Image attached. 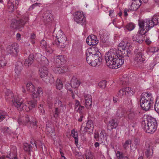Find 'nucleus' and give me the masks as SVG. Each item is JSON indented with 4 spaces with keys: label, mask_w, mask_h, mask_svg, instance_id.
<instances>
[{
    "label": "nucleus",
    "mask_w": 159,
    "mask_h": 159,
    "mask_svg": "<svg viewBox=\"0 0 159 159\" xmlns=\"http://www.w3.org/2000/svg\"><path fill=\"white\" fill-rule=\"evenodd\" d=\"M131 140L130 139L126 140L123 144L124 148L125 150H127L129 148V145L131 144Z\"/></svg>",
    "instance_id": "obj_46"
},
{
    "label": "nucleus",
    "mask_w": 159,
    "mask_h": 159,
    "mask_svg": "<svg viewBox=\"0 0 159 159\" xmlns=\"http://www.w3.org/2000/svg\"><path fill=\"white\" fill-rule=\"evenodd\" d=\"M30 122L29 118L28 115H26L21 118L18 119V123L20 125H26Z\"/></svg>",
    "instance_id": "obj_28"
},
{
    "label": "nucleus",
    "mask_w": 159,
    "mask_h": 159,
    "mask_svg": "<svg viewBox=\"0 0 159 159\" xmlns=\"http://www.w3.org/2000/svg\"><path fill=\"white\" fill-rule=\"evenodd\" d=\"M126 28L129 31H131L135 28L134 24L132 23H129L127 25Z\"/></svg>",
    "instance_id": "obj_49"
},
{
    "label": "nucleus",
    "mask_w": 159,
    "mask_h": 159,
    "mask_svg": "<svg viewBox=\"0 0 159 159\" xmlns=\"http://www.w3.org/2000/svg\"><path fill=\"white\" fill-rule=\"evenodd\" d=\"M43 20H52L53 19L52 15L48 11H47L43 14Z\"/></svg>",
    "instance_id": "obj_35"
},
{
    "label": "nucleus",
    "mask_w": 159,
    "mask_h": 159,
    "mask_svg": "<svg viewBox=\"0 0 159 159\" xmlns=\"http://www.w3.org/2000/svg\"><path fill=\"white\" fill-rule=\"evenodd\" d=\"M94 137L97 141L99 142L100 143H104L107 139L106 137L104 135L102 131H101L99 135L98 133H95L94 134Z\"/></svg>",
    "instance_id": "obj_18"
},
{
    "label": "nucleus",
    "mask_w": 159,
    "mask_h": 159,
    "mask_svg": "<svg viewBox=\"0 0 159 159\" xmlns=\"http://www.w3.org/2000/svg\"><path fill=\"white\" fill-rule=\"evenodd\" d=\"M145 123L143 122V126L145 125V123L147 124L146 131L148 133H153L156 130L157 126L156 120L154 118L149 119L148 121L146 120Z\"/></svg>",
    "instance_id": "obj_8"
},
{
    "label": "nucleus",
    "mask_w": 159,
    "mask_h": 159,
    "mask_svg": "<svg viewBox=\"0 0 159 159\" xmlns=\"http://www.w3.org/2000/svg\"><path fill=\"white\" fill-rule=\"evenodd\" d=\"M36 55L37 56L36 58V60L39 63H41L43 64V61H45L47 60V59L46 57L43 56L40 53H37Z\"/></svg>",
    "instance_id": "obj_34"
},
{
    "label": "nucleus",
    "mask_w": 159,
    "mask_h": 159,
    "mask_svg": "<svg viewBox=\"0 0 159 159\" xmlns=\"http://www.w3.org/2000/svg\"><path fill=\"white\" fill-rule=\"evenodd\" d=\"M131 11L129 9L125 8L124 11V16H126L128 15V13L130 12Z\"/></svg>",
    "instance_id": "obj_61"
},
{
    "label": "nucleus",
    "mask_w": 159,
    "mask_h": 159,
    "mask_svg": "<svg viewBox=\"0 0 159 159\" xmlns=\"http://www.w3.org/2000/svg\"><path fill=\"white\" fill-rule=\"evenodd\" d=\"M7 116V113L4 111L0 110V122L2 121Z\"/></svg>",
    "instance_id": "obj_42"
},
{
    "label": "nucleus",
    "mask_w": 159,
    "mask_h": 159,
    "mask_svg": "<svg viewBox=\"0 0 159 159\" xmlns=\"http://www.w3.org/2000/svg\"><path fill=\"white\" fill-rule=\"evenodd\" d=\"M56 61L59 64L62 65L65 62L66 60L63 56L59 55L56 57Z\"/></svg>",
    "instance_id": "obj_36"
},
{
    "label": "nucleus",
    "mask_w": 159,
    "mask_h": 159,
    "mask_svg": "<svg viewBox=\"0 0 159 159\" xmlns=\"http://www.w3.org/2000/svg\"><path fill=\"white\" fill-rule=\"evenodd\" d=\"M154 99L151 94L147 92H143L141 95L140 103L142 108L144 110H149L152 105Z\"/></svg>",
    "instance_id": "obj_4"
},
{
    "label": "nucleus",
    "mask_w": 159,
    "mask_h": 159,
    "mask_svg": "<svg viewBox=\"0 0 159 159\" xmlns=\"http://www.w3.org/2000/svg\"><path fill=\"white\" fill-rule=\"evenodd\" d=\"M7 51L9 53L13 56H16L19 51V47L18 44L15 43L11 45L7 46Z\"/></svg>",
    "instance_id": "obj_11"
},
{
    "label": "nucleus",
    "mask_w": 159,
    "mask_h": 159,
    "mask_svg": "<svg viewBox=\"0 0 159 159\" xmlns=\"http://www.w3.org/2000/svg\"><path fill=\"white\" fill-rule=\"evenodd\" d=\"M6 63L5 57H0V67L3 68L5 66Z\"/></svg>",
    "instance_id": "obj_40"
},
{
    "label": "nucleus",
    "mask_w": 159,
    "mask_h": 159,
    "mask_svg": "<svg viewBox=\"0 0 159 159\" xmlns=\"http://www.w3.org/2000/svg\"><path fill=\"white\" fill-rule=\"evenodd\" d=\"M127 114L128 118V120H130L131 121H134L137 119L139 113L137 112L130 110V111L127 112Z\"/></svg>",
    "instance_id": "obj_19"
},
{
    "label": "nucleus",
    "mask_w": 159,
    "mask_h": 159,
    "mask_svg": "<svg viewBox=\"0 0 159 159\" xmlns=\"http://www.w3.org/2000/svg\"><path fill=\"white\" fill-rule=\"evenodd\" d=\"M153 150L152 147L148 146V149L145 152V154L147 157L148 158H150L152 156Z\"/></svg>",
    "instance_id": "obj_37"
},
{
    "label": "nucleus",
    "mask_w": 159,
    "mask_h": 159,
    "mask_svg": "<svg viewBox=\"0 0 159 159\" xmlns=\"http://www.w3.org/2000/svg\"><path fill=\"white\" fill-rule=\"evenodd\" d=\"M122 116V111L120 110H118L117 111L116 115V116L117 119H120Z\"/></svg>",
    "instance_id": "obj_51"
},
{
    "label": "nucleus",
    "mask_w": 159,
    "mask_h": 159,
    "mask_svg": "<svg viewBox=\"0 0 159 159\" xmlns=\"http://www.w3.org/2000/svg\"><path fill=\"white\" fill-rule=\"evenodd\" d=\"M134 90L132 88L126 87L120 89L118 92V95L120 98H123L128 95L131 96L134 93Z\"/></svg>",
    "instance_id": "obj_10"
},
{
    "label": "nucleus",
    "mask_w": 159,
    "mask_h": 159,
    "mask_svg": "<svg viewBox=\"0 0 159 159\" xmlns=\"http://www.w3.org/2000/svg\"><path fill=\"white\" fill-rule=\"evenodd\" d=\"M40 45L42 47L44 48H46V47H47L46 42L44 40H42L41 41Z\"/></svg>",
    "instance_id": "obj_54"
},
{
    "label": "nucleus",
    "mask_w": 159,
    "mask_h": 159,
    "mask_svg": "<svg viewBox=\"0 0 159 159\" xmlns=\"http://www.w3.org/2000/svg\"><path fill=\"white\" fill-rule=\"evenodd\" d=\"M116 156L118 159H129L128 156L124 157L123 152L119 151H117L116 152Z\"/></svg>",
    "instance_id": "obj_38"
},
{
    "label": "nucleus",
    "mask_w": 159,
    "mask_h": 159,
    "mask_svg": "<svg viewBox=\"0 0 159 159\" xmlns=\"http://www.w3.org/2000/svg\"><path fill=\"white\" fill-rule=\"evenodd\" d=\"M68 90L69 91V93H70L71 94V96H72V98L73 99L75 98V94L74 93V91L72 89H68V88H67Z\"/></svg>",
    "instance_id": "obj_59"
},
{
    "label": "nucleus",
    "mask_w": 159,
    "mask_h": 159,
    "mask_svg": "<svg viewBox=\"0 0 159 159\" xmlns=\"http://www.w3.org/2000/svg\"><path fill=\"white\" fill-rule=\"evenodd\" d=\"M19 2V0H8L7 6L10 11H13L16 8Z\"/></svg>",
    "instance_id": "obj_16"
},
{
    "label": "nucleus",
    "mask_w": 159,
    "mask_h": 159,
    "mask_svg": "<svg viewBox=\"0 0 159 159\" xmlns=\"http://www.w3.org/2000/svg\"><path fill=\"white\" fill-rule=\"evenodd\" d=\"M159 19V15L155 14L152 17L151 20H158Z\"/></svg>",
    "instance_id": "obj_63"
},
{
    "label": "nucleus",
    "mask_w": 159,
    "mask_h": 159,
    "mask_svg": "<svg viewBox=\"0 0 159 159\" xmlns=\"http://www.w3.org/2000/svg\"><path fill=\"white\" fill-rule=\"evenodd\" d=\"M86 61L88 64L91 66L93 64V61H95L93 53L89 52V51L86 52Z\"/></svg>",
    "instance_id": "obj_25"
},
{
    "label": "nucleus",
    "mask_w": 159,
    "mask_h": 159,
    "mask_svg": "<svg viewBox=\"0 0 159 159\" xmlns=\"http://www.w3.org/2000/svg\"><path fill=\"white\" fill-rule=\"evenodd\" d=\"M118 125V122L116 119H113L111 120L109 122L108 125V129L111 130L113 129L116 128Z\"/></svg>",
    "instance_id": "obj_27"
},
{
    "label": "nucleus",
    "mask_w": 159,
    "mask_h": 159,
    "mask_svg": "<svg viewBox=\"0 0 159 159\" xmlns=\"http://www.w3.org/2000/svg\"><path fill=\"white\" fill-rule=\"evenodd\" d=\"M106 81L105 80L100 82L98 84L99 87L102 89L105 88L106 86Z\"/></svg>",
    "instance_id": "obj_50"
},
{
    "label": "nucleus",
    "mask_w": 159,
    "mask_h": 159,
    "mask_svg": "<svg viewBox=\"0 0 159 159\" xmlns=\"http://www.w3.org/2000/svg\"><path fill=\"white\" fill-rule=\"evenodd\" d=\"M107 65L110 68L117 69L123 64L124 58L122 56L119 55L117 50L112 48L107 52L105 56Z\"/></svg>",
    "instance_id": "obj_2"
},
{
    "label": "nucleus",
    "mask_w": 159,
    "mask_h": 159,
    "mask_svg": "<svg viewBox=\"0 0 159 159\" xmlns=\"http://www.w3.org/2000/svg\"><path fill=\"white\" fill-rule=\"evenodd\" d=\"M25 23L24 20H13L11 23L10 26L14 29H19L23 26Z\"/></svg>",
    "instance_id": "obj_17"
},
{
    "label": "nucleus",
    "mask_w": 159,
    "mask_h": 159,
    "mask_svg": "<svg viewBox=\"0 0 159 159\" xmlns=\"http://www.w3.org/2000/svg\"><path fill=\"white\" fill-rule=\"evenodd\" d=\"M80 84V81L76 78H73L71 81V87L74 88H75L78 87ZM70 84H68L67 86H70Z\"/></svg>",
    "instance_id": "obj_31"
},
{
    "label": "nucleus",
    "mask_w": 159,
    "mask_h": 159,
    "mask_svg": "<svg viewBox=\"0 0 159 159\" xmlns=\"http://www.w3.org/2000/svg\"><path fill=\"white\" fill-rule=\"evenodd\" d=\"M16 155H17V149L16 147L13 146L11 149L10 152L7 154L6 157L10 159Z\"/></svg>",
    "instance_id": "obj_30"
},
{
    "label": "nucleus",
    "mask_w": 159,
    "mask_h": 159,
    "mask_svg": "<svg viewBox=\"0 0 159 159\" xmlns=\"http://www.w3.org/2000/svg\"><path fill=\"white\" fill-rule=\"evenodd\" d=\"M83 124L80 128V131L83 134H84L88 130H93V123L92 120H89L86 123V125L84 126V128H83L82 125Z\"/></svg>",
    "instance_id": "obj_12"
},
{
    "label": "nucleus",
    "mask_w": 159,
    "mask_h": 159,
    "mask_svg": "<svg viewBox=\"0 0 159 159\" xmlns=\"http://www.w3.org/2000/svg\"><path fill=\"white\" fill-rule=\"evenodd\" d=\"M39 71V75L42 80L50 73H49L47 68L45 66L40 68Z\"/></svg>",
    "instance_id": "obj_23"
},
{
    "label": "nucleus",
    "mask_w": 159,
    "mask_h": 159,
    "mask_svg": "<svg viewBox=\"0 0 159 159\" xmlns=\"http://www.w3.org/2000/svg\"><path fill=\"white\" fill-rule=\"evenodd\" d=\"M93 54L94 57L95 61H93V64L92 65V66H96L99 65L102 61L101 53L99 52L98 51L95 53H93Z\"/></svg>",
    "instance_id": "obj_15"
},
{
    "label": "nucleus",
    "mask_w": 159,
    "mask_h": 159,
    "mask_svg": "<svg viewBox=\"0 0 159 159\" xmlns=\"http://www.w3.org/2000/svg\"><path fill=\"white\" fill-rule=\"evenodd\" d=\"M39 111L40 114L42 115H44L45 114V110L43 108V107L41 105V104L40 105V106L39 107Z\"/></svg>",
    "instance_id": "obj_53"
},
{
    "label": "nucleus",
    "mask_w": 159,
    "mask_h": 159,
    "mask_svg": "<svg viewBox=\"0 0 159 159\" xmlns=\"http://www.w3.org/2000/svg\"><path fill=\"white\" fill-rule=\"evenodd\" d=\"M23 148L25 151L30 152L32 149V147L30 144L25 143L24 144Z\"/></svg>",
    "instance_id": "obj_43"
},
{
    "label": "nucleus",
    "mask_w": 159,
    "mask_h": 159,
    "mask_svg": "<svg viewBox=\"0 0 159 159\" xmlns=\"http://www.w3.org/2000/svg\"><path fill=\"white\" fill-rule=\"evenodd\" d=\"M110 102L111 101L109 100H106L104 101L103 106L105 107H106L107 109H110Z\"/></svg>",
    "instance_id": "obj_45"
},
{
    "label": "nucleus",
    "mask_w": 159,
    "mask_h": 159,
    "mask_svg": "<svg viewBox=\"0 0 159 159\" xmlns=\"http://www.w3.org/2000/svg\"><path fill=\"white\" fill-rule=\"evenodd\" d=\"M158 20H139V30L138 33L133 37L134 42L137 43H142L144 40V35L155 25L158 24Z\"/></svg>",
    "instance_id": "obj_1"
},
{
    "label": "nucleus",
    "mask_w": 159,
    "mask_h": 159,
    "mask_svg": "<svg viewBox=\"0 0 159 159\" xmlns=\"http://www.w3.org/2000/svg\"><path fill=\"white\" fill-rule=\"evenodd\" d=\"M45 49V51L49 53H52L53 51L52 50V49L50 47H46V48Z\"/></svg>",
    "instance_id": "obj_62"
},
{
    "label": "nucleus",
    "mask_w": 159,
    "mask_h": 159,
    "mask_svg": "<svg viewBox=\"0 0 159 159\" xmlns=\"http://www.w3.org/2000/svg\"><path fill=\"white\" fill-rule=\"evenodd\" d=\"M13 104L15 107L18 110H22L29 111L35 107L37 104V101L38 99L35 98L34 100H31L25 104L23 103V99L18 96H13L12 97Z\"/></svg>",
    "instance_id": "obj_3"
},
{
    "label": "nucleus",
    "mask_w": 159,
    "mask_h": 159,
    "mask_svg": "<svg viewBox=\"0 0 159 159\" xmlns=\"http://www.w3.org/2000/svg\"><path fill=\"white\" fill-rule=\"evenodd\" d=\"M68 69L65 66L57 67L53 69V72L57 74L63 73L67 71Z\"/></svg>",
    "instance_id": "obj_26"
},
{
    "label": "nucleus",
    "mask_w": 159,
    "mask_h": 159,
    "mask_svg": "<svg viewBox=\"0 0 159 159\" xmlns=\"http://www.w3.org/2000/svg\"><path fill=\"white\" fill-rule=\"evenodd\" d=\"M141 4L140 0H132V2L129 8L131 11H135L139 8Z\"/></svg>",
    "instance_id": "obj_22"
},
{
    "label": "nucleus",
    "mask_w": 159,
    "mask_h": 159,
    "mask_svg": "<svg viewBox=\"0 0 159 159\" xmlns=\"http://www.w3.org/2000/svg\"><path fill=\"white\" fill-rule=\"evenodd\" d=\"M84 107V106L80 105L79 102L78 100H76L75 104V111L79 112L80 114L82 113L83 111Z\"/></svg>",
    "instance_id": "obj_29"
},
{
    "label": "nucleus",
    "mask_w": 159,
    "mask_h": 159,
    "mask_svg": "<svg viewBox=\"0 0 159 159\" xmlns=\"http://www.w3.org/2000/svg\"><path fill=\"white\" fill-rule=\"evenodd\" d=\"M134 144L136 146L138 145L140 143V140L139 138H136L134 139Z\"/></svg>",
    "instance_id": "obj_56"
},
{
    "label": "nucleus",
    "mask_w": 159,
    "mask_h": 159,
    "mask_svg": "<svg viewBox=\"0 0 159 159\" xmlns=\"http://www.w3.org/2000/svg\"><path fill=\"white\" fill-rule=\"evenodd\" d=\"M54 106L55 109L53 112L54 116L56 118H57L60 113L61 109L66 108V105L64 104H63L62 102L59 100H57L56 101Z\"/></svg>",
    "instance_id": "obj_9"
},
{
    "label": "nucleus",
    "mask_w": 159,
    "mask_h": 159,
    "mask_svg": "<svg viewBox=\"0 0 159 159\" xmlns=\"http://www.w3.org/2000/svg\"><path fill=\"white\" fill-rule=\"evenodd\" d=\"M130 44L127 42H121L119 44L118 50L122 52L125 56L129 57L131 54V51L129 50Z\"/></svg>",
    "instance_id": "obj_7"
},
{
    "label": "nucleus",
    "mask_w": 159,
    "mask_h": 159,
    "mask_svg": "<svg viewBox=\"0 0 159 159\" xmlns=\"http://www.w3.org/2000/svg\"><path fill=\"white\" fill-rule=\"evenodd\" d=\"M46 132L50 134V135H55V131L54 129H52L49 127H47L46 129Z\"/></svg>",
    "instance_id": "obj_48"
},
{
    "label": "nucleus",
    "mask_w": 159,
    "mask_h": 159,
    "mask_svg": "<svg viewBox=\"0 0 159 159\" xmlns=\"http://www.w3.org/2000/svg\"><path fill=\"white\" fill-rule=\"evenodd\" d=\"M56 86L57 88L59 90H61L63 87V85L60 79H57Z\"/></svg>",
    "instance_id": "obj_41"
},
{
    "label": "nucleus",
    "mask_w": 159,
    "mask_h": 159,
    "mask_svg": "<svg viewBox=\"0 0 159 159\" xmlns=\"http://www.w3.org/2000/svg\"><path fill=\"white\" fill-rule=\"evenodd\" d=\"M85 107L88 109H90L92 106V99L91 95L85 94L84 95Z\"/></svg>",
    "instance_id": "obj_21"
},
{
    "label": "nucleus",
    "mask_w": 159,
    "mask_h": 159,
    "mask_svg": "<svg viewBox=\"0 0 159 159\" xmlns=\"http://www.w3.org/2000/svg\"><path fill=\"white\" fill-rule=\"evenodd\" d=\"M152 118H147L146 119H144V120H143L142 121V122L141 123V125H142V126L143 128V129L145 131H146V129H147V124H146V123H145V126H143V122L144 123H145V121H146V120L148 121V120H149V119H151Z\"/></svg>",
    "instance_id": "obj_52"
},
{
    "label": "nucleus",
    "mask_w": 159,
    "mask_h": 159,
    "mask_svg": "<svg viewBox=\"0 0 159 159\" xmlns=\"http://www.w3.org/2000/svg\"><path fill=\"white\" fill-rule=\"evenodd\" d=\"M109 15L112 18L114 17L116 15V14H115L114 10H110L109 11Z\"/></svg>",
    "instance_id": "obj_58"
},
{
    "label": "nucleus",
    "mask_w": 159,
    "mask_h": 159,
    "mask_svg": "<svg viewBox=\"0 0 159 159\" xmlns=\"http://www.w3.org/2000/svg\"><path fill=\"white\" fill-rule=\"evenodd\" d=\"M26 88L28 91L32 93V96L33 99H39L40 95L43 93L42 89L41 88L38 87L36 91L34 86L30 82L26 84Z\"/></svg>",
    "instance_id": "obj_6"
},
{
    "label": "nucleus",
    "mask_w": 159,
    "mask_h": 159,
    "mask_svg": "<svg viewBox=\"0 0 159 159\" xmlns=\"http://www.w3.org/2000/svg\"><path fill=\"white\" fill-rule=\"evenodd\" d=\"M86 159H94L92 153L89 151H86L85 153Z\"/></svg>",
    "instance_id": "obj_44"
},
{
    "label": "nucleus",
    "mask_w": 159,
    "mask_h": 159,
    "mask_svg": "<svg viewBox=\"0 0 159 159\" xmlns=\"http://www.w3.org/2000/svg\"><path fill=\"white\" fill-rule=\"evenodd\" d=\"M87 44L89 45H95L98 43L97 37L95 35L92 34L89 35L86 40Z\"/></svg>",
    "instance_id": "obj_14"
},
{
    "label": "nucleus",
    "mask_w": 159,
    "mask_h": 159,
    "mask_svg": "<svg viewBox=\"0 0 159 159\" xmlns=\"http://www.w3.org/2000/svg\"><path fill=\"white\" fill-rule=\"evenodd\" d=\"M31 126H33L34 128H36L37 125V122L36 121H30L29 123Z\"/></svg>",
    "instance_id": "obj_57"
},
{
    "label": "nucleus",
    "mask_w": 159,
    "mask_h": 159,
    "mask_svg": "<svg viewBox=\"0 0 159 159\" xmlns=\"http://www.w3.org/2000/svg\"><path fill=\"white\" fill-rule=\"evenodd\" d=\"M77 24L80 25L82 26L85 25L86 24V20H75Z\"/></svg>",
    "instance_id": "obj_55"
},
{
    "label": "nucleus",
    "mask_w": 159,
    "mask_h": 159,
    "mask_svg": "<svg viewBox=\"0 0 159 159\" xmlns=\"http://www.w3.org/2000/svg\"><path fill=\"white\" fill-rule=\"evenodd\" d=\"M145 59L142 56V53L139 52L136 55L135 58L134 63L136 66L140 67Z\"/></svg>",
    "instance_id": "obj_13"
},
{
    "label": "nucleus",
    "mask_w": 159,
    "mask_h": 159,
    "mask_svg": "<svg viewBox=\"0 0 159 159\" xmlns=\"http://www.w3.org/2000/svg\"><path fill=\"white\" fill-rule=\"evenodd\" d=\"M74 154L77 158L81 155V153L80 152H79L76 151H75L74 152Z\"/></svg>",
    "instance_id": "obj_60"
},
{
    "label": "nucleus",
    "mask_w": 159,
    "mask_h": 159,
    "mask_svg": "<svg viewBox=\"0 0 159 159\" xmlns=\"http://www.w3.org/2000/svg\"><path fill=\"white\" fill-rule=\"evenodd\" d=\"M155 110L159 114V106L155 105H154Z\"/></svg>",
    "instance_id": "obj_64"
},
{
    "label": "nucleus",
    "mask_w": 159,
    "mask_h": 159,
    "mask_svg": "<svg viewBox=\"0 0 159 159\" xmlns=\"http://www.w3.org/2000/svg\"><path fill=\"white\" fill-rule=\"evenodd\" d=\"M43 80L48 84H52L54 82L53 77L50 73L48 74V76H46V77H45Z\"/></svg>",
    "instance_id": "obj_32"
},
{
    "label": "nucleus",
    "mask_w": 159,
    "mask_h": 159,
    "mask_svg": "<svg viewBox=\"0 0 159 159\" xmlns=\"http://www.w3.org/2000/svg\"><path fill=\"white\" fill-rule=\"evenodd\" d=\"M23 69V66L22 63L19 62L16 65L15 71V78L16 80L19 78L20 77L21 71Z\"/></svg>",
    "instance_id": "obj_20"
},
{
    "label": "nucleus",
    "mask_w": 159,
    "mask_h": 159,
    "mask_svg": "<svg viewBox=\"0 0 159 159\" xmlns=\"http://www.w3.org/2000/svg\"><path fill=\"white\" fill-rule=\"evenodd\" d=\"M56 37L57 41H55L53 42V45H55L60 48H65L68 43L67 38L61 30H60L58 32L57 34Z\"/></svg>",
    "instance_id": "obj_5"
},
{
    "label": "nucleus",
    "mask_w": 159,
    "mask_h": 159,
    "mask_svg": "<svg viewBox=\"0 0 159 159\" xmlns=\"http://www.w3.org/2000/svg\"><path fill=\"white\" fill-rule=\"evenodd\" d=\"M74 20H85L86 17L82 12L77 11L73 14Z\"/></svg>",
    "instance_id": "obj_24"
},
{
    "label": "nucleus",
    "mask_w": 159,
    "mask_h": 159,
    "mask_svg": "<svg viewBox=\"0 0 159 159\" xmlns=\"http://www.w3.org/2000/svg\"><path fill=\"white\" fill-rule=\"evenodd\" d=\"M34 56L33 54L29 55L28 59L25 60V66L29 67L32 64L34 60Z\"/></svg>",
    "instance_id": "obj_33"
},
{
    "label": "nucleus",
    "mask_w": 159,
    "mask_h": 159,
    "mask_svg": "<svg viewBox=\"0 0 159 159\" xmlns=\"http://www.w3.org/2000/svg\"><path fill=\"white\" fill-rule=\"evenodd\" d=\"M71 135L75 139V143L76 145L78 144V133L74 129L71 130Z\"/></svg>",
    "instance_id": "obj_39"
},
{
    "label": "nucleus",
    "mask_w": 159,
    "mask_h": 159,
    "mask_svg": "<svg viewBox=\"0 0 159 159\" xmlns=\"http://www.w3.org/2000/svg\"><path fill=\"white\" fill-rule=\"evenodd\" d=\"M2 131L4 133L10 134L12 132L11 130L8 127H5L2 129Z\"/></svg>",
    "instance_id": "obj_47"
}]
</instances>
